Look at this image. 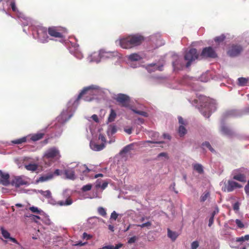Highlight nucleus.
Segmentation results:
<instances>
[{
  "instance_id": "obj_1",
  "label": "nucleus",
  "mask_w": 249,
  "mask_h": 249,
  "mask_svg": "<svg viewBox=\"0 0 249 249\" xmlns=\"http://www.w3.org/2000/svg\"><path fill=\"white\" fill-rule=\"evenodd\" d=\"M144 40V36L136 34L123 38L119 42L121 48L128 49L140 46Z\"/></svg>"
},
{
  "instance_id": "obj_2",
  "label": "nucleus",
  "mask_w": 249,
  "mask_h": 249,
  "mask_svg": "<svg viewBox=\"0 0 249 249\" xmlns=\"http://www.w3.org/2000/svg\"><path fill=\"white\" fill-rule=\"evenodd\" d=\"M97 89H98V87L94 85H91L83 88L81 92L78 94L77 98H76L74 104L78 105V102L81 99H83L86 102H90L93 99Z\"/></svg>"
},
{
  "instance_id": "obj_3",
  "label": "nucleus",
  "mask_w": 249,
  "mask_h": 249,
  "mask_svg": "<svg viewBox=\"0 0 249 249\" xmlns=\"http://www.w3.org/2000/svg\"><path fill=\"white\" fill-rule=\"evenodd\" d=\"M60 154L59 149L55 147H53L45 152L43 156L44 159L54 160L55 161L58 160L60 158Z\"/></svg>"
},
{
  "instance_id": "obj_4",
  "label": "nucleus",
  "mask_w": 249,
  "mask_h": 249,
  "mask_svg": "<svg viewBox=\"0 0 249 249\" xmlns=\"http://www.w3.org/2000/svg\"><path fill=\"white\" fill-rule=\"evenodd\" d=\"M184 58L185 60L187 61L186 67L188 68L191 66L192 62L198 58V54L197 53L196 50L194 48L191 49L185 53Z\"/></svg>"
},
{
  "instance_id": "obj_5",
  "label": "nucleus",
  "mask_w": 249,
  "mask_h": 249,
  "mask_svg": "<svg viewBox=\"0 0 249 249\" xmlns=\"http://www.w3.org/2000/svg\"><path fill=\"white\" fill-rule=\"evenodd\" d=\"M114 99L120 106L125 108H128L129 107L130 98L128 95L120 93L117 95Z\"/></svg>"
},
{
  "instance_id": "obj_6",
  "label": "nucleus",
  "mask_w": 249,
  "mask_h": 249,
  "mask_svg": "<svg viewBox=\"0 0 249 249\" xmlns=\"http://www.w3.org/2000/svg\"><path fill=\"white\" fill-rule=\"evenodd\" d=\"M243 50V48L241 45L232 44L230 45L227 54L230 57H237L241 54Z\"/></svg>"
},
{
  "instance_id": "obj_7",
  "label": "nucleus",
  "mask_w": 249,
  "mask_h": 249,
  "mask_svg": "<svg viewBox=\"0 0 249 249\" xmlns=\"http://www.w3.org/2000/svg\"><path fill=\"white\" fill-rule=\"evenodd\" d=\"M63 29L61 27L51 26L48 29V33L50 36L55 38H62Z\"/></svg>"
},
{
  "instance_id": "obj_8",
  "label": "nucleus",
  "mask_w": 249,
  "mask_h": 249,
  "mask_svg": "<svg viewBox=\"0 0 249 249\" xmlns=\"http://www.w3.org/2000/svg\"><path fill=\"white\" fill-rule=\"evenodd\" d=\"M200 56L202 57L215 58L217 56L214 50L211 47H205L202 50Z\"/></svg>"
},
{
  "instance_id": "obj_9",
  "label": "nucleus",
  "mask_w": 249,
  "mask_h": 249,
  "mask_svg": "<svg viewBox=\"0 0 249 249\" xmlns=\"http://www.w3.org/2000/svg\"><path fill=\"white\" fill-rule=\"evenodd\" d=\"M28 182L26 180L23 179L22 176H16L12 179L10 184L12 186H15L17 188L21 186L27 184Z\"/></svg>"
},
{
  "instance_id": "obj_10",
  "label": "nucleus",
  "mask_w": 249,
  "mask_h": 249,
  "mask_svg": "<svg viewBox=\"0 0 249 249\" xmlns=\"http://www.w3.org/2000/svg\"><path fill=\"white\" fill-rule=\"evenodd\" d=\"M47 32L48 30L44 27H40L37 30L38 38L43 43L47 42V39L48 38Z\"/></svg>"
},
{
  "instance_id": "obj_11",
  "label": "nucleus",
  "mask_w": 249,
  "mask_h": 249,
  "mask_svg": "<svg viewBox=\"0 0 249 249\" xmlns=\"http://www.w3.org/2000/svg\"><path fill=\"white\" fill-rule=\"evenodd\" d=\"M241 187V185L239 183L232 180H229L225 186V189L228 192H231L233 191L235 189L240 188Z\"/></svg>"
},
{
  "instance_id": "obj_12",
  "label": "nucleus",
  "mask_w": 249,
  "mask_h": 249,
  "mask_svg": "<svg viewBox=\"0 0 249 249\" xmlns=\"http://www.w3.org/2000/svg\"><path fill=\"white\" fill-rule=\"evenodd\" d=\"M9 179V174L8 173H5L0 170V183L5 186H7L10 183Z\"/></svg>"
},
{
  "instance_id": "obj_13",
  "label": "nucleus",
  "mask_w": 249,
  "mask_h": 249,
  "mask_svg": "<svg viewBox=\"0 0 249 249\" xmlns=\"http://www.w3.org/2000/svg\"><path fill=\"white\" fill-rule=\"evenodd\" d=\"M220 132H221L223 135L230 137L234 135L233 130L224 124L221 125V128H220Z\"/></svg>"
},
{
  "instance_id": "obj_14",
  "label": "nucleus",
  "mask_w": 249,
  "mask_h": 249,
  "mask_svg": "<svg viewBox=\"0 0 249 249\" xmlns=\"http://www.w3.org/2000/svg\"><path fill=\"white\" fill-rule=\"evenodd\" d=\"M0 231L1 233L2 234V236L6 239H9V240L12 241L14 243H15L16 244H19L18 241L16 239V238L11 237L10 236V233L8 231H6L3 227L0 228Z\"/></svg>"
},
{
  "instance_id": "obj_15",
  "label": "nucleus",
  "mask_w": 249,
  "mask_h": 249,
  "mask_svg": "<svg viewBox=\"0 0 249 249\" xmlns=\"http://www.w3.org/2000/svg\"><path fill=\"white\" fill-rule=\"evenodd\" d=\"M53 178V174L52 173H49L46 175L40 176L39 178L36 179V181L37 183L43 182L50 180L52 179Z\"/></svg>"
},
{
  "instance_id": "obj_16",
  "label": "nucleus",
  "mask_w": 249,
  "mask_h": 249,
  "mask_svg": "<svg viewBox=\"0 0 249 249\" xmlns=\"http://www.w3.org/2000/svg\"><path fill=\"white\" fill-rule=\"evenodd\" d=\"M90 146L91 149L94 151H99L105 148V143H102V144H98L95 143L94 142H90Z\"/></svg>"
},
{
  "instance_id": "obj_17",
  "label": "nucleus",
  "mask_w": 249,
  "mask_h": 249,
  "mask_svg": "<svg viewBox=\"0 0 249 249\" xmlns=\"http://www.w3.org/2000/svg\"><path fill=\"white\" fill-rule=\"evenodd\" d=\"M64 175H65L66 178L68 179L74 180L75 178V172L73 169L65 170Z\"/></svg>"
},
{
  "instance_id": "obj_18",
  "label": "nucleus",
  "mask_w": 249,
  "mask_h": 249,
  "mask_svg": "<svg viewBox=\"0 0 249 249\" xmlns=\"http://www.w3.org/2000/svg\"><path fill=\"white\" fill-rule=\"evenodd\" d=\"M167 236L168 238L172 240V241H174L176 240L177 238L178 237L179 234L178 232L173 231L170 230V229L168 228Z\"/></svg>"
},
{
  "instance_id": "obj_19",
  "label": "nucleus",
  "mask_w": 249,
  "mask_h": 249,
  "mask_svg": "<svg viewBox=\"0 0 249 249\" xmlns=\"http://www.w3.org/2000/svg\"><path fill=\"white\" fill-rule=\"evenodd\" d=\"M249 78L239 77L238 79V85L239 86L243 87L249 85Z\"/></svg>"
},
{
  "instance_id": "obj_20",
  "label": "nucleus",
  "mask_w": 249,
  "mask_h": 249,
  "mask_svg": "<svg viewBox=\"0 0 249 249\" xmlns=\"http://www.w3.org/2000/svg\"><path fill=\"white\" fill-rule=\"evenodd\" d=\"M172 65L175 70H179L182 69L183 67V63L181 60L179 59L173 62Z\"/></svg>"
},
{
  "instance_id": "obj_21",
  "label": "nucleus",
  "mask_w": 249,
  "mask_h": 249,
  "mask_svg": "<svg viewBox=\"0 0 249 249\" xmlns=\"http://www.w3.org/2000/svg\"><path fill=\"white\" fill-rule=\"evenodd\" d=\"M193 168L199 174H202L204 173L203 167L199 163H195L193 165Z\"/></svg>"
},
{
  "instance_id": "obj_22",
  "label": "nucleus",
  "mask_w": 249,
  "mask_h": 249,
  "mask_svg": "<svg viewBox=\"0 0 249 249\" xmlns=\"http://www.w3.org/2000/svg\"><path fill=\"white\" fill-rule=\"evenodd\" d=\"M218 209L217 208L215 210L213 211L211 214V216L209 219V221H208V226L211 227L212 224H213L214 222V217L215 215L218 213Z\"/></svg>"
},
{
  "instance_id": "obj_23",
  "label": "nucleus",
  "mask_w": 249,
  "mask_h": 249,
  "mask_svg": "<svg viewBox=\"0 0 249 249\" xmlns=\"http://www.w3.org/2000/svg\"><path fill=\"white\" fill-rule=\"evenodd\" d=\"M44 134L43 133H38L32 135L31 139L33 142H36L43 138Z\"/></svg>"
},
{
  "instance_id": "obj_24",
  "label": "nucleus",
  "mask_w": 249,
  "mask_h": 249,
  "mask_svg": "<svg viewBox=\"0 0 249 249\" xmlns=\"http://www.w3.org/2000/svg\"><path fill=\"white\" fill-rule=\"evenodd\" d=\"M187 130L186 128H185L184 125H179V128L178 129V133L179 134V136L180 137H182L187 134Z\"/></svg>"
},
{
  "instance_id": "obj_25",
  "label": "nucleus",
  "mask_w": 249,
  "mask_h": 249,
  "mask_svg": "<svg viewBox=\"0 0 249 249\" xmlns=\"http://www.w3.org/2000/svg\"><path fill=\"white\" fill-rule=\"evenodd\" d=\"M25 168L28 171L35 172L37 170V165L36 163H30L25 165Z\"/></svg>"
},
{
  "instance_id": "obj_26",
  "label": "nucleus",
  "mask_w": 249,
  "mask_h": 249,
  "mask_svg": "<svg viewBox=\"0 0 249 249\" xmlns=\"http://www.w3.org/2000/svg\"><path fill=\"white\" fill-rule=\"evenodd\" d=\"M210 197V193L209 191H205L204 192L201 196H200V202H204L208 198Z\"/></svg>"
},
{
  "instance_id": "obj_27",
  "label": "nucleus",
  "mask_w": 249,
  "mask_h": 249,
  "mask_svg": "<svg viewBox=\"0 0 249 249\" xmlns=\"http://www.w3.org/2000/svg\"><path fill=\"white\" fill-rule=\"evenodd\" d=\"M128 58L131 61H140L142 58L138 53H132L129 55Z\"/></svg>"
},
{
  "instance_id": "obj_28",
  "label": "nucleus",
  "mask_w": 249,
  "mask_h": 249,
  "mask_svg": "<svg viewBox=\"0 0 249 249\" xmlns=\"http://www.w3.org/2000/svg\"><path fill=\"white\" fill-rule=\"evenodd\" d=\"M72 200L71 198L69 197H68L66 201H59L58 202V204L60 206H68L72 204Z\"/></svg>"
},
{
  "instance_id": "obj_29",
  "label": "nucleus",
  "mask_w": 249,
  "mask_h": 249,
  "mask_svg": "<svg viewBox=\"0 0 249 249\" xmlns=\"http://www.w3.org/2000/svg\"><path fill=\"white\" fill-rule=\"evenodd\" d=\"M116 116L117 114L115 111L113 109H111L110 114L108 118V122H113L114 121L115 118H116Z\"/></svg>"
},
{
  "instance_id": "obj_30",
  "label": "nucleus",
  "mask_w": 249,
  "mask_h": 249,
  "mask_svg": "<svg viewBox=\"0 0 249 249\" xmlns=\"http://www.w3.org/2000/svg\"><path fill=\"white\" fill-rule=\"evenodd\" d=\"M233 178L241 182H246L245 176L242 174L234 176Z\"/></svg>"
},
{
  "instance_id": "obj_31",
  "label": "nucleus",
  "mask_w": 249,
  "mask_h": 249,
  "mask_svg": "<svg viewBox=\"0 0 249 249\" xmlns=\"http://www.w3.org/2000/svg\"><path fill=\"white\" fill-rule=\"evenodd\" d=\"M38 192L39 194H40L45 197L49 198L51 197V192L49 190L43 191L42 190H39Z\"/></svg>"
},
{
  "instance_id": "obj_32",
  "label": "nucleus",
  "mask_w": 249,
  "mask_h": 249,
  "mask_svg": "<svg viewBox=\"0 0 249 249\" xmlns=\"http://www.w3.org/2000/svg\"><path fill=\"white\" fill-rule=\"evenodd\" d=\"M27 142V138L24 137L15 140H13L12 141V143L15 144H19L23 142Z\"/></svg>"
},
{
  "instance_id": "obj_33",
  "label": "nucleus",
  "mask_w": 249,
  "mask_h": 249,
  "mask_svg": "<svg viewBox=\"0 0 249 249\" xmlns=\"http://www.w3.org/2000/svg\"><path fill=\"white\" fill-rule=\"evenodd\" d=\"M133 144H130L129 145H126L122 150H121L120 153H126L129 152L130 150L133 149Z\"/></svg>"
},
{
  "instance_id": "obj_34",
  "label": "nucleus",
  "mask_w": 249,
  "mask_h": 249,
  "mask_svg": "<svg viewBox=\"0 0 249 249\" xmlns=\"http://www.w3.org/2000/svg\"><path fill=\"white\" fill-rule=\"evenodd\" d=\"M108 183L107 182H103L102 185L100 184V183H98V180L97 181L96 184H95V187L97 188H101L102 190H105L107 186Z\"/></svg>"
},
{
  "instance_id": "obj_35",
  "label": "nucleus",
  "mask_w": 249,
  "mask_h": 249,
  "mask_svg": "<svg viewBox=\"0 0 249 249\" xmlns=\"http://www.w3.org/2000/svg\"><path fill=\"white\" fill-rule=\"evenodd\" d=\"M79 170L80 171L82 172L83 173L86 174V173H89L90 171V169H89L87 165H82L79 166Z\"/></svg>"
},
{
  "instance_id": "obj_36",
  "label": "nucleus",
  "mask_w": 249,
  "mask_h": 249,
  "mask_svg": "<svg viewBox=\"0 0 249 249\" xmlns=\"http://www.w3.org/2000/svg\"><path fill=\"white\" fill-rule=\"evenodd\" d=\"M226 36L222 35L220 36H216L214 38V41L217 43L222 42L225 39Z\"/></svg>"
},
{
  "instance_id": "obj_37",
  "label": "nucleus",
  "mask_w": 249,
  "mask_h": 249,
  "mask_svg": "<svg viewBox=\"0 0 249 249\" xmlns=\"http://www.w3.org/2000/svg\"><path fill=\"white\" fill-rule=\"evenodd\" d=\"M132 111L138 115L143 116L145 117H148V113L145 111L137 110L136 109H132Z\"/></svg>"
},
{
  "instance_id": "obj_38",
  "label": "nucleus",
  "mask_w": 249,
  "mask_h": 249,
  "mask_svg": "<svg viewBox=\"0 0 249 249\" xmlns=\"http://www.w3.org/2000/svg\"><path fill=\"white\" fill-rule=\"evenodd\" d=\"M98 212L102 216H105L107 214L105 209L102 207L98 208Z\"/></svg>"
},
{
  "instance_id": "obj_39",
  "label": "nucleus",
  "mask_w": 249,
  "mask_h": 249,
  "mask_svg": "<svg viewBox=\"0 0 249 249\" xmlns=\"http://www.w3.org/2000/svg\"><path fill=\"white\" fill-rule=\"evenodd\" d=\"M249 240V235H246L244 237H238L236 239L237 242H243Z\"/></svg>"
},
{
  "instance_id": "obj_40",
  "label": "nucleus",
  "mask_w": 249,
  "mask_h": 249,
  "mask_svg": "<svg viewBox=\"0 0 249 249\" xmlns=\"http://www.w3.org/2000/svg\"><path fill=\"white\" fill-rule=\"evenodd\" d=\"M29 210L32 211V213H40L41 212L40 210H39L38 208L35 206L29 207Z\"/></svg>"
},
{
  "instance_id": "obj_41",
  "label": "nucleus",
  "mask_w": 249,
  "mask_h": 249,
  "mask_svg": "<svg viewBox=\"0 0 249 249\" xmlns=\"http://www.w3.org/2000/svg\"><path fill=\"white\" fill-rule=\"evenodd\" d=\"M178 119L179 125H182L184 126L187 125L188 123L187 121L184 120L182 117L179 116Z\"/></svg>"
},
{
  "instance_id": "obj_42",
  "label": "nucleus",
  "mask_w": 249,
  "mask_h": 249,
  "mask_svg": "<svg viewBox=\"0 0 249 249\" xmlns=\"http://www.w3.org/2000/svg\"><path fill=\"white\" fill-rule=\"evenodd\" d=\"M235 224L239 228L242 229L245 227V225L242 222L241 220L236 219L235 220Z\"/></svg>"
},
{
  "instance_id": "obj_43",
  "label": "nucleus",
  "mask_w": 249,
  "mask_h": 249,
  "mask_svg": "<svg viewBox=\"0 0 249 249\" xmlns=\"http://www.w3.org/2000/svg\"><path fill=\"white\" fill-rule=\"evenodd\" d=\"M91 185L90 184H87L85 186H83L82 190L83 192H87L88 191H89L91 189Z\"/></svg>"
},
{
  "instance_id": "obj_44",
  "label": "nucleus",
  "mask_w": 249,
  "mask_h": 249,
  "mask_svg": "<svg viewBox=\"0 0 249 249\" xmlns=\"http://www.w3.org/2000/svg\"><path fill=\"white\" fill-rule=\"evenodd\" d=\"M151 223L149 221L146 222L145 223L142 224H137V226L138 227L144 228V227H148L151 226Z\"/></svg>"
},
{
  "instance_id": "obj_45",
  "label": "nucleus",
  "mask_w": 249,
  "mask_h": 249,
  "mask_svg": "<svg viewBox=\"0 0 249 249\" xmlns=\"http://www.w3.org/2000/svg\"><path fill=\"white\" fill-rule=\"evenodd\" d=\"M199 243L197 241H195L191 244V249H196L198 248Z\"/></svg>"
},
{
  "instance_id": "obj_46",
  "label": "nucleus",
  "mask_w": 249,
  "mask_h": 249,
  "mask_svg": "<svg viewBox=\"0 0 249 249\" xmlns=\"http://www.w3.org/2000/svg\"><path fill=\"white\" fill-rule=\"evenodd\" d=\"M148 67H156V68H155V70H159V71H163V66L162 65H160V66L156 67L155 64H151L148 65Z\"/></svg>"
},
{
  "instance_id": "obj_47",
  "label": "nucleus",
  "mask_w": 249,
  "mask_h": 249,
  "mask_svg": "<svg viewBox=\"0 0 249 249\" xmlns=\"http://www.w3.org/2000/svg\"><path fill=\"white\" fill-rule=\"evenodd\" d=\"M82 238L83 239H86V240H89L92 238V236L89 234H88L86 232H84L83 233Z\"/></svg>"
},
{
  "instance_id": "obj_48",
  "label": "nucleus",
  "mask_w": 249,
  "mask_h": 249,
  "mask_svg": "<svg viewBox=\"0 0 249 249\" xmlns=\"http://www.w3.org/2000/svg\"><path fill=\"white\" fill-rule=\"evenodd\" d=\"M202 114L206 118H208L210 117V116L211 115V111L210 110L204 111L203 110H202Z\"/></svg>"
},
{
  "instance_id": "obj_49",
  "label": "nucleus",
  "mask_w": 249,
  "mask_h": 249,
  "mask_svg": "<svg viewBox=\"0 0 249 249\" xmlns=\"http://www.w3.org/2000/svg\"><path fill=\"white\" fill-rule=\"evenodd\" d=\"M137 240V237L135 236H134L133 237L130 238L128 240V243L129 244H132L135 242Z\"/></svg>"
},
{
  "instance_id": "obj_50",
  "label": "nucleus",
  "mask_w": 249,
  "mask_h": 249,
  "mask_svg": "<svg viewBox=\"0 0 249 249\" xmlns=\"http://www.w3.org/2000/svg\"><path fill=\"white\" fill-rule=\"evenodd\" d=\"M10 6H11L13 12H16L17 11V9L16 6V2L15 1H11V3H10Z\"/></svg>"
},
{
  "instance_id": "obj_51",
  "label": "nucleus",
  "mask_w": 249,
  "mask_h": 249,
  "mask_svg": "<svg viewBox=\"0 0 249 249\" xmlns=\"http://www.w3.org/2000/svg\"><path fill=\"white\" fill-rule=\"evenodd\" d=\"M118 213H116V212L113 211L112 213H111L110 215V218L114 220H116L117 217H118Z\"/></svg>"
},
{
  "instance_id": "obj_52",
  "label": "nucleus",
  "mask_w": 249,
  "mask_h": 249,
  "mask_svg": "<svg viewBox=\"0 0 249 249\" xmlns=\"http://www.w3.org/2000/svg\"><path fill=\"white\" fill-rule=\"evenodd\" d=\"M99 140H101L103 143H105L106 142V137L104 135L100 134L98 136Z\"/></svg>"
},
{
  "instance_id": "obj_53",
  "label": "nucleus",
  "mask_w": 249,
  "mask_h": 249,
  "mask_svg": "<svg viewBox=\"0 0 249 249\" xmlns=\"http://www.w3.org/2000/svg\"><path fill=\"white\" fill-rule=\"evenodd\" d=\"M233 210H234V211H237L239 210V203L238 202L235 203L233 204Z\"/></svg>"
},
{
  "instance_id": "obj_54",
  "label": "nucleus",
  "mask_w": 249,
  "mask_h": 249,
  "mask_svg": "<svg viewBox=\"0 0 249 249\" xmlns=\"http://www.w3.org/2000/svg\"><path fill=\"white\" fill-rule=\"evenodd\" d=\"M245 190L246 193L249 195V180H248V182H247V185L245 186Z\"/></svg>"
},
{
  "instance_id": "obj_55",
  "label": "nucleus",
  "mask_w": 249,
  "mask_h": 249,
  "mask_svg": "<svg viewBox=\"0 0 249 249\" xmlns=\"http://www.w3.org/2000/svg\"><path fill=\"white\" fill-rule=\"evenodd\" d=\"M203 146H206L208 149L211 146L210 142H203L202 144Z\"/></svg>"
},
{
  "instance_id": "obj_56",
  "label": "nucleus",
  "mask_w": 249,
  "mask_h": 249,
  "mask_svg": "<svg viewBox=\"0 0 249 249\" xmlns=\"http://www.w3.org/2000/svg\"><path fill=\"white\" fill-rule=\"evenodd\" d=\"M106 54H109V53L105 51H101L100 53H99V55H100L101 57H108V55H106Z\"/></svg>"
},
{
  "instance_id": "obj_57",
  "label": "nucleus",
  "mask_w": 249,
  "mask_h": 249,
  "mask_svg": "<svg viewBox=\"0 0 249 249\" xmlns=\"http://www.w3.org/2000/svg\"><path fill=\"white\" fill-rule=\"evenodd\" d=\"M145 142L160 144V143H163L164 142L162 141L157 142V141H145Z\"/></svg>"
},
{
  "instance_id": "obj_58",
  "label": "nucleus",
  "mask_w": 249,
  "mask_h": 249,
  "mask_svg": "<svg viewBox=\"0 0 249 249\" xmlns=\"http://www.w3.org/2000/svg\"><path fill=\"white\" fill-rule=\"evenodd\" d=\"M124 131L126 133H127L128 134L130 135L132 133V128H124Z\"/></svg>"
},
{
  "instance_id": "obj_59",
  "label": "nucleus",
  "mask_w": 249,
  "mask_h": 249,
  "mask_svg": "<svg viewBox=\"0 0 249 249\" xmlns=\"http://www.w3.org/2000/svg\"><path fill=\"white\" fill-rule=\"evenodd\" d=\"M31 217H32V219L34 220L36 222L37 220L40 219V217L39 216H36L35 215H32L31 216Z\"/></svg>"
},
{
  "instance_id": "obj_60",
  "label": "nucleus",
  "mask_w": 249,
  "mask_h": 249,
  "mask_svg": "<svg viewBox=\"0 0 249 249\" xmlns=\"http://www.w3.org/2000/svg\"><path fill=\"white\" fill-rule=\"evenodd\" d=\"M159 157H164L167 159L168 158L167 154L165 152H161L160 153L159 155Z\"/></svg>"
},
{
  "instance_id": "obj_61",
  "label": "nucleus",
  "mask_w": 249,
  "mask_h": 249,
  "mask_svg": "<svg viewBox=\"0 0 249 249\" xmlns=\"http://www.w3.org/2000/svg\"><path fill=\"white\" fill-rule=\"evenodd\" d=\"M163 138L164 139H167L168 140H171V136H170L169 134H164L163 135Z\"/></svg>"
},
{
  "instance_id": "obj_62",
  "label": "nucleus",
  "mask_w": 249,
  "mask_h": 249,
  "mask_svg": "<svg viewBox=\"0 0 249 249\" xmlns=\"http://www.w3.org/2000/svg\"><path fill=\"white\" fill-rule=\"evenodd\" d=\"M91 118L93 119V120H94L95 122H98V118L97 115H93L91 116Z\"/></svg>"
},
{
  "instance_id": "obj_63",
  "label": "nucleus",
  "mask_w": 249,
  "mask_h": 249,
  "mask_svg": "<svg viewBox=\"0 0 249 249\" xmlns=\"http://www.w3.org/2000/svg\"><path fill=\"white\" fill-rule=\"evenodd\" d=\"M103 249H114L113 246H106L103 247Z\"/></svg>"
},
{
  "instance_id": "obj_64",
  "label": "nucleus",
  "mask_w": 249,
  "mask_h": 249,
  "mask_svg": "<svg viewBox=\"0 0 249 249\" xmlns=\"http://www.w3.org/2000/svg\"><path fill=\"white\" fill-rule=\"evenodd\" d=\"M122 246H123L122 244H118L116 245V246L114 247V249H119L122 248Z\"/></svg>"
}]
</instances>
